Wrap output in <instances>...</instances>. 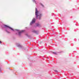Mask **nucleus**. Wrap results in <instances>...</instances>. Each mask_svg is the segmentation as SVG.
<instances>
[{
    "mask_svg": "<svg viewBox=\"0 0 79 79\" xmlns=\"http://www.w3.org/2000/svg\"><path fill=\"white\" fill-rule=\"evenodd\" d=\"M35 22V18H33L32 20V22L30 24H32L33 23H34Z\"/></svg>",
    "mask_w": 79,
    "mask_h": 79,
    "instance_id": "obj_5",
    "label": "nucleus"
},
{
    "mask_svg": "<svg viewBox=\"0 0 79 79\" xmlns=\"http://www.w3.org/2000/svg\"><path fill=\"white\" fill-rule=\"evenodd\" d=\"M0 44H2V41H0Z\"/></svg>",
    "mask_w": 79,
    "mask_h": 79,
    "instance_id": "obj_13",
    "label": "nucleus"
},
{
    "mask_svg": "<svg viewBox=\"0 0 79 79\" xmlns=\"http://www.w3.org/2000/svg\"><path fill=\"white\" fill-rule=\"evenodd\" d=\"M40 5L42 6V7H44V5L40 3Z\"/></svg>",
    "mask_w": 79,
    "mask_h": 79,
    "instance_id": "obj_10",
    "label": "nucleus"
},
{
    "mask_svg": "<svg viewBox=\"0 0 79 79\" xmlns=\"http://www.w3.org/2000/svg\"><path fill=\"white\" fill-rule=\"evenodd\" d=\"M54 71H55V72H56V73H58V71L56 70H54Z\"/></svg>",
    "mask_w": 79,
    "mask_h": 79,
    "instance_id": "obj_11",
    "label": "nucleus"
},
{
    "mask_svg": "<svg viewBox=\"0 0 79 79\" xmlns=\"http://www.w3.org/2000/svg\"><path fill=\"white\" fill-rule=\"evenodd\" d=\"M52 53L55 54V55H56V54H57V53H56V52H53Z\"/></svg>",
    "mask_w": 79,
    "mask_h": 79,
    "instance_id": "obj_8",
    "label": "nucleus"
},
{
    "mask_svg": "<svg viewBox=\"0 0 79 79\" xmlns=\"http://www.w3.org/2000/svg\"><path fill=\"white\" fill-rule=\"evenodd\" d=\"M36 26L37 27H40V24L39 23H36Z\"/></svg>",
    "mask_w": 79,
    "mask_h": 79,
    "instance_id": "obj_6",
    "label": "nucleus"
},
{
    "mask_svg": "<svg viewBox=\"0 0 79 79\" xmlns=\"http://www.w3.org/2000/svg\"><path fill=\"white\" fill-rule=\"evenodd\" d=\"M3 27L4 28H5V29H5V31H6V32H7V33H8V34L10 33V32L8 31V30H7V28H8L9 29H10V30H11V31H19V30L14 29L8 25H6L5 24H4Z\"/></svg>",
    "mask_w": 79,
    "mask_h": 79,
    "instance_id": "obj_1",
    "label": "nucleus"
},
{
    "mask_svg": "<svg viewBox=\"0 0 79 79\" xmlns=\"http://www.w3.org/2000/svg\"><path fill=\"white\" fill-rule=\"evenodd\" d=\"M24 31H25L24 30H22L20 31H18V35H19V36H21V33H23V32H24Z\"/></svg>",
    "mask_w": 79,
    "mask_h": 79,
    "instance_id": "obj_4",
    "label": "nucleus"
},
{
    "mask_svg": "<svg viewBox=\"0 0 79 79\" xmlns=\"http://www.w3.org/2000/svg\"><path fill=\"white\" fill-rule=\"evenodd\" d=\"M25 35H26V36H27V37H29V35H28V34L26 33L25 34Z\"/></svg>",
    "mask_w": 79,
    "mask_h": 79,
    "instance_id": "obj_9",
    "label": "nucleus"
},
{
    "mask_svg": "<svg viewBox=\"0 0 79 79\" xmlns=\"http://www.w3.org/2000/svg\"><path fill=\"white\" fill-rule=\"evenodd\" d=\"M32 32L34 33H37V31H36L35 30H33L32 31Z\"/></svg>",
    "mask_w": 79,
    "mask_h": 79,
    "instance_id": "obj_7",
    "label": "nucleus"
},
{
    "mask_svg": "<svg viewBox=\"0 0 79 79\" xmlns=\"http://www.w3.org/2000/svg\"><path fill=\"white\" fill-rule=\"evenodd\" d=\"M2 28H3V27H2Z\"/></svg>",
    "mask_w": 79,
    "mask_h": 79,
    "instance_id": "obj_15",
    "label": "nucleus"
},
{
    "mask_svg": "<svg viewBox=\"0 0 79 79\" xmlns=\"http://www.w3.org/2000/svg\"><path fill=\"white\" fill-rule=\"evenodd\" d=\"M16 45L18 48H19V49L20 50H24L26 49V48L23 47V46L21 45L19 43H17L16 44Z\"/></svg>",
    "mask_w": 79,
    "mask_h": 79,
    "instance_id": "obj_3",
    "label": "nucleus"
},
{
    "mask_svg": "<svg viewBox=\"0 0 79 79\" xmlns=\"http://www.w3.org/2000/svg\"><path fill=\"white\" fill-rule=\"evenodd\" d=\"M33 1H34V2L35 3H36V2L35 1V0H33Z\"/></svg>",
    "mask_w": 79,
    "mask_h": 79,
    "instance_id": "obj_12",
    "label": "nucleus"
},
{
    "mask_svg": "<svg viewBox=\"0 0 79 79\" xmlns=\"http://www.w3.org/2000/svg\"><path fill=\"white\" fill-rule=\"evenodd\" d=\"M35 16L36 19H41V17L42 16V14L37 10V8H35Z\"/></svg>",
    "mask_w": 79,
    "mask_h": 79,
    "instance_id": "obj_2",
    "label": "nucleus"
},
{
    "mask_svg": "<svg viewBox=\"0 0 79 79\" xmlns=\"http://www.w3.org/2000/svg\"><path fill=\"white\" fill-rule=\"evenodd\" d=\"M28 59L29 60V58H28Z\"/></svg>",
    "mask_w": 79,
    "mask_h": 79,
    "instance_id": "obj_14",
    "label": "nucleus"
}]
</instances>
